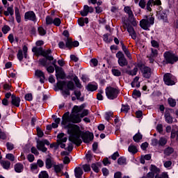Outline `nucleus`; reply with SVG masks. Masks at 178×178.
I'll list each match as a JSON object with an SVG mask.
<instances>
[{
  "label": "nucleus",
  "mask_w": 178,
  "mask_h": 178,
  "mask_svg": "<svg viewBox=\"0 0 178 178\" xmlns=\"http://www.w3.org/2000/svg\"><path fill=\"white\" fill-rule=\"evenodd\" d=\"M138 67H139L142 75L145 79H149L151 77V74H152V69L142 64H138Z\"/></svg>",
  "instance_id": "obj_7"
},
{
  "label": "nucleus",
  "mask_w": 178,
  "mask_h": 178,
  "mask_svg": "<svg viewBox=\"0 0 178 178\" xmlns=\"http://www.w3.org/2000/svg\"><path fill=\"white\" fill-rule=\"evenodd\" d=\"M163 166L165 167L166 168H170V166H172V161H163Z\"/></svg>",
  "instance_id": "obj_63"
},
{
  "label": "nucleus",
  "mask_w": 178,
  "mask_h": 178,
  "mask_svg": "<svg viewBox=\"0 0 178 178\" xmlns=\"http://www.w3.org/2000/svg\"><path fill=\"white\" fill-rule=\"evenodd\" d=\"M149 170L150 172H152V173H154V175H159L161 170H159V168H158V167H156V165H151L150 168H149Z\"/></svg>",
  "instance_id": "obj_27"
},
{
  "label": "nucleus",
  "mask_w": 178,
  "mask_h": 178,
  "mask_svg": "<svg viewBox=\"0 0 178 178\" xmlns=\"http://www.w3.org/2000/svg\"><path fill=\"white\" fill-rule=\"evenodd\" d=\"M72 44H73V41L70 38H67L65 41V47L69 49H72Z\"/></svg>",
  "instance_id": "obj_38"
},
{
  "label": "nucleus",
  "mask_w": 178,
  "mask_h": 178,
  "mask_svg": "<svg viewBox=\"0 0 178 178\" xmlns=\"http://www.w3.org/2000/svg\"><path fill=\"white\" fill-rule=\"evenodd\" d=\"M130 111V106L127 104H122L121 108V112H124V113H127Z\"/></svg>",
  "instance_id": "obj_45"
},
{
  "label": "nucleus",
  "mask_w": 178,
  "mask_h": 178,
  "mask_svg": "<svg viewBox=\"0 0 178 178\" xmlns=\"http://www.w3.org/2000/svg\"><path fill=\"white\" fill-rule=\"evenodd\" d=\"M106 95L108 99H116L119 95V90L113 87H107L105 90Z\"/></svg>",
  "instance_id": "obj_5"
},
{
  "label": "nucleus",
  "mask_w": 178,
  "mask_h": 178,
  "mask_svg": "<svg viewBox=\"0 0 178 178\" xmlns=\"http://www.w3.org/2000/svg\"><path fill=\"white\" fill-rule=\"evenodd\" d=\"M39 151H42V152H46L48 151V149L45 147V145H44V143L41 140L37 141V145H36Z\"/></svg>",
  "instance_id": "obj_18"
},
{
  "label": "nucleus",
  "mask_w": 178,
  "mask_h": 178,
  "mask_svg": "<svg viewBox=\"0 0 178 178\" xmlns=\"http://www.w3.org/2000/svg\"><path fill=\"white\" fill-rule=\"evenodd\" d=\"M133 138L135 143H140V140L143 139V135L140 132H138L134 136Z\"/></svg>",
  "instance_id": "obj_31"
},
{
  "label": "nucleus",
  "mask_w": 178,
  "mask_h": 178,
  "mask_svg": "<svg viewBox=\"0 0 178 178\" xmlns=\"http://www.w3.org/2000/svg\"><path fill=\"white\" fill-rule=\"evenodd\" d=\"M161 0H149L147 3H146V10H147V12H152V7L155 6V5L159 6L161 5Z\"/></svg>",
  "instance_id": "obj_11"
},
{
  "label": "nucleus",
  "mask_w": 178,
  "mask_h": 178,
  "mask_svg": "<svg viewBox=\"0 0 178 178\" xmlns=\"http://www.w3.org/2000/svg\"><path fill=\"white\" fill-rule=\"evenodd\" d=\"M138 5L141 9H145L147 1H145V0H140Z\"/></svg>",
  "instance_id": "obj_50"
},
{
  "label": "nucleus",
  "mask_w": 178,
  "mask_h": 178,
  "mask_svg": "<svg viewBox=\"0 0 178 178\" xmlns=\"http://www.w3.org/2000/svg\"><path fill=\"white\" fill-rule=\"evenodd\" d=\"M133 98L137 99V98H140L141 97V92L137 90H134L132 94Z\"/></svg>",
  "instance_id": "obj_40"
},
{
  "label": "nucleus",
  "mask_w": 178,
  "mask_h": 178,
  "mask_svg": "<svg viewBox=\"0 0 178 178\" xmlns=\"http://www.w3.org/2000/svg\"><path fill=\"white\" fill-rule=\"evenodd\" d=\"M91 168L95 173H98L99 172V168L98 167V164L92 163Z\"/></svg>",
  "instance_id": "obj_58"
},
{
  "label": "nucleus",
  "mask_w": 178,
  "mask_h": 178,
  "mask_svg": "<svg viewBox=\"0 0 178 178\" xmlns=\"http://www.w3.org/2000/svg\"><path fill=\"white\" fill-rule=\"evenodd\" d=\"M163 81L166 86H175V76L170 73L165 74Z\"/></svg>",
  "instance_id": "obj_10"
},
{
  "label": "nucleus",
  "mask_w": 178,
  "mask_h": 178,
  "mask_svg": "<svg viewBox=\"0 0 178 178\" xmlns=\"http://www.w3.org/2000/svg\"><path fill=\"white\" fill-rule=\"evenodd\" d=\"M74 176L76 178H81L83 177V175L84 172L83 171V169L80 167H76L74 168Z\"/></svg>",
  "instance_id": "obj_17"
},
{
  "label": "nucleus",
  "mask_w": 178,
  "mask_h": 178,
  "mask_svg": "<svg viewBox=\"0 0 178 178\" xmlns=\"http://www.w3.org/2000/svg\"><path fill=\"white\" fill-rule=\"evenodd\" d=\"M62 169H63V165L62 164L54 165V170L56 173H60V172H62Z\"/></svg>",
  "instance_id": "obj_39"
},
{
  "label": "nucleus",
  "mask_w": 178,
  "mask_h": 178,
  "mask_svg": "<svg viewBox=\"0 0 178 178\" xmlns=\"http://www.w3.org/2000/svg\"><path fill=\"white\" fill-rule=\"evenodd\" d=\"M6 158L8 161H11V162H15V156L13 154H7Z\"/></svg>",
  "instance_id": "obj_57"
},
{
  "label": "nucleus",
  "mask_w": 178,
  "mask_h": 178,
  "mask_svg": "<svg viewBox=\"0 0 178 178\" xmlns=\"http://www.w3.org/2000/svg\"><path fill=\"white\" fill-rule=\"evenodd\" d=\"M17 57V59H19V60H20V61L23 60V50L22 49H19L18 51Z\"/></svg>",
  "instance_id": "obj_56"
},
{
  "label": "nucleus",
  "mask_w": 178,
  "mask_h": 178,
  "mask_svg": "<svg viewBox=\"0 0 178 178\" xmlns=\"http://www.w3.org/2000/svg\"><path fill=\"white\" fill-rule=\"evenodd\" d=\"M151 51L152 54H150V56L152 58H156V56H158V50L152 48Z\"/></svg>",
  "instance_id": "obj_60"
},
{
  "label": "nucleus",
  "mask_w": 178,
  "mask_h": 178,
  "mask_svg": "<svg viewBox=\"0 0 178 178\" xmlns=\"http://www.w3.org/2000/svg\"><path fill=\"white\" fill-rule=\"evenodd\" d=\"M24 19L27 22V20H30L31 22H35L37 20V17L35 16V13L33 11H28L24 15Z\"/></svg>",
  "instance_id": "obj_12"
},
{
  "label": "nucleus",
  "mask_w": 178,
  "mask_h": 178,
  "mask_svg": "<svg viewBox=\"0 0 178 178\" xmlns=\"http://www.w3.org/2000/svg\"><path fill=\"white\" fill-rule=\"evenodd\" d=\"M74 94L75 97H76V99H78L79 101H84V98L80 97H81V92H80V90L74 91Z\"/></svg>",
  "instance_id": "obj_36"
},
{
  "label": "nucleus",
  "mask_w": 178,
  "mask_h": 178,
  "mask_svg": "<svg viewBox=\"0 0 178 178\" xmlns=\"http://www.w3.org/2000/svg\"><path fill=\"white\" fill-rule=\"evenodd\" d=\"M128 151L131 154H137L138 150H137V147L135 145H131L128 148Z\"/></svg>",
  "instance_id": "obj_37"
},
{
  "label": "nucleus",
  "mask_w": 178,
  "mask_h": 178,
  "mask_svg": "<svg viewBox=\"0 0 178 178\" xmlns=\"http://www.w3.org/2000/svg\"><path fill=\"white\" fill-rule=\"evenodd\" d=\"M53 24L56 27H59V26L62 24V20H60V18L59 17H56L53 19Z\"/></svg>",
  "instance_id": "obj_32"
},
{
  "label": "nucleus",
  "mask_w": 178,
  "mask_h": 178,
  "mask_svg": "<svg viewBox=\"0 0 178 178\" xmlns=\"http://www.w3.org/2000/svg\"><path fill=\"white\" fill-rule=\"evenodd\" d=\"M168 102L170 105V106H171L172 108H175V106H176V100L173 98H168Z\"/></svg>",
  "instance_id": "obj_43"
},
{
  "label": "nucleus",
  "mask_w": 178,
  "mask_h": 178,
  "mask_svg": "<svg viewBox=\"0 0 178 178\" xmlns=\"http://www.w3.org/2000/svg\"><path fill=\"white\" fill-rule=\"evenodd\" d=\"M15 19L17 22V23H20L22 22V17H20V12L19 11V8L17 7L15 8Z\"/></svg>",
  "instance_id": "obj_30"
},
{
  "label": "nucleus",
  "mask_w": 178,
  "mask_h": 178,
  "mask_svg": "<svg viewBox=\"0 0 178 178\" xmlns=\"http://www.w3.org/2000/svg\"><path fill=\"white\" fill-rule=\"evenodd\" d=\"M14 169L17 173H22L24 170V166L20 163H17L14 165Z\"/></svg>",
  "instance_id": "obj_22"
},
{
  "label": "nucleus",
  "mask_w": 178,
  "mask_h": 178,
  "mask_svg": "<svg viewBox=\"0 0 178 178\" xmlns=\"http://www.w3.org/2000/svg\"><path fill=\"white\" fill-rule=\"evenodd\" d=\"M118 165H126V158L124 156L120 157L118 159Z\"/></svg>",
  "instance_id": "obj_49"
},
{
  "label": "nucleus",
  "mask_w": 178,
  "mask_h": 178,
  "mask_svg": "<svg viewBox=\"0 0 178 178\" xmlns=\"http://www.w3.org/2000/svg\"><path fill=\"white\" fill-rule=\"evenodd\" d=\"M170 111H172V109L165 110V114H164V118H165V120L166 123L172 124V123H173V117H172V115H170Z\"/></svg>",
  "instance_id": "obj_15"
},
{
  "label": "nucleus",
  "mask_w": 178,
  "mask_h": 178,
  "mask_svg": "<svg viewBox=\"0 0 178 178\" xmlns=\"http://www.w3.org/2000/svg\"><path fill=\"white\" fill-rule=\"evenodd\" d=\"M35 74L36 77H38V79H40V83H43L45 81V74H44V72L38 70L35 72Z\"/></svg>",
  "instance_id": "obj_16"
},
{
  "label": "nucleus",
  "mask_w": 178,
  "mask_h": 178,
  "mask_svg": "<svg viewBox=\"0 0 178 178\" xmlns=\"http://www.w3.org/2000/svg\"><path fill=\"white\" fill-rule=\"evenodd\" d=\"M39 63H40V65H41L44 67H47V66L48 65L47 64V59H45V58L39 59Z\"/></svg>",
  "instance_id": "obj_55"
},
{
  "label": "nucleus",
  "mask_w": 178,
  "mask_h": 178,
  "mask_svg": "<svg viewBox=\"0 0 178 178\" xmlns=\"http://www.w3.org/2000/svg\"><path fill=\"white\" fill-rule=\"evenodd\" d=\"M7 136L5 132L2 131V129H0V140H6Z\"/></svg>",
  "instance_id": "obj_62"
},
{
  "label": "nucleus",
  "mask_w": 178,
  "mask_h": 178,
  "mask_svg": "<svg viewBox=\"0 0 178 178\" xmlns=\"http://www.w3.org/2000/svg\"><path fill=\"white\" fill-rule=\"evenodd\" d=\"M124 11L129 15V20L131 24L136 27V26H137V22L136 21V19H134V15L133 14L131 8H130V6H125L124 8Z\"/></svg>",
  "instance_id": "obj_9"
},
{
  "label": "nucleus",
  "mask_w": 178,
  "mask_h": 178,
  "mask_svg": "<svg viewBox=\"0 0 178 178\" xmlns=\"http://www.w3.org/2000/svg\"><path fill=\"white\" fill-rule=\"evenodd\" d=\"M56 77L57 80H59V79H60L61 80H63L65 77H66V75L65 74V72L63 71L61 72H58V74H56Z\"/></svg>",
  "instance_id": "obj_44"
},
{
  "label": "nucleus",
  "mask_w": 178,
  "mask_h": 178,
  "mask_svg": "<svg viewBox=\"0 0 178 178\" xmlns=\"http://www.w3.org/2000/svg\"><path fill=\"white\" fill-rule=\"evenodd\" d=\"M74 81L76 84V86L78 88H81V87H83V86H81V83H80V79H79V77L77 76H75L74 78Z\"/></svg>",
  "instance_id": "obj_47"
},
{
  "label": "nucleus",
  "mask_w": 178,
  "mask_h": 178,
  "mask_svg": "<svg viewBox=\"0 0 178 178\" xmlns=\"http://www.w3.org/2000/svg\"><path fill=\"white\" fill-rule=\"evenodd\" d=\"M3 15L6 16H9L10 15L11 16H13L15 15V10H13V5H11L10 6L7 8V10L3 12Z\"/></svg>",
  "instance_id": "obj_25"
},
{
  "label": "nucleus",
  "mask_w": 178,
  "mask_h": 178,
  "mask_svg": "<svg viewBox=\"0 0 178 178\" xmlns=\"http://www.w3.org/2000/svg\"><path fill=\"white\" fill-rule=\"evenodd\" d=\"M111 73L115 76V77H120L122 76V71L120 70L113 68L111 70Z\"/></svg>",
  "instance_id": "obj_28"
},
{
  "label": "nucleus",
  "mask_w": 178,
  "mask_h": 178,
  "mask_svg": "<svg viewBox=\"0 0 178 178\" xmlns=\"http://www.w3.org/2000/svg\"><path fill=\"white\" fill-rule=\"evenodd\" d=\"M81 122V118L80 114H73L67 111L63 114L62 117L61 124L64 126V129L67 130L68 134L70 136V140H72L74 143L81 140L79 138L80 134V127L72 123H80Z\"/></svg>",
  "instance_id": "obj_1"
},
{
  "label": "nucleus",
  "mask_w": 178,
  "mask_h": 178,
  "mask_svg": "<svg viewBox=\"0 0 178 178\" xmlns=\"http://www.w3.org/2000/svg\"><path fill=\"white\" fill-rule=\"evenodd\" d=\"M172 152H175V149H173V147H168L164 149V154L166 156L172 155Z\"/></svg>",
  "instance_id": "obj_29"
},
{
  "label": "nucleus",
  "mask_w": 178,
  "mask_h": 178,
  "mask_svg": "<svg viewBox=\"0 0 178 178\" xmlns=\"http://www.w3.org/2000/svg\"><path fill=\"white\" fill-rule=\"evenodd\" d=\"M67 87L68 90H71V91H73V90H74V83L72 81H70L67 84Z\"/></svg>",
  "instance_id": "obj_53"
},
{
  "label": "nucleus",
  "mask_w": 178,
  "mask_h": 178,
  "mask_svg": "<svg viewBox=\"0 0 178 178\" xmlns=\"http://www.w3.org/2000/svg\"><path fill=\"white\" fill-rule=\"evenodd\" d=\"M138 72V68L137 67H135L133 70L127 71V74H129V76H136Z\"/></svg>",
  "instance_id": "obj_34"
},
{
  "label": "nucleus",
  "mask_w": 178,
  "mask_h": 178,
  "mask_svg": "<svg viewBox=\"0 0 178 178\" xmlns=\"http://www.w3.org/2000/svg\"><path fill=\"white\" fill-rule=\"evenodd\" d=\"M82 140H81V138ZM78 138L81 140V142L78 141H73L72 139H70V136L69 138V140L71 141V143H73V144H75L76 145H77V147H79V145H81V143H90V141H92L94 140V134L90 131H86V132H81V130H79V134L78 136Z\"/></svg>",
  "instance_id": "obj_2"
},
{
  "label": "nucleus",
  "mask_w": 178,
  "mask_h": 178,
  "mask_svg": "<svg viewBox=\"0 0 178 178\" xmlns=\"http://www.w3.org/2000/svg\"><path fill=\"white\" fill-rule=\"evenodd\" d=\"M65 86H66V81H58L57 82V87L59 90H63Z\"/></svg>",
  "instance_id": "obj_33"
},
{
  "label": "nucleus",
  "mask_w": 178,
  "mask_h": 178,
  "mask_svg": "<svg viewBox=\"0 0 178 178\" xmlns=\"http://www.w3.org/2000/svg\"><path fill=\"white\" fill-rule=\"evenodd\" d=\"M155 17L152 15L147 17V19H143L140 22V26L143 30H149L151 26H154Z\"/></svg>",
  "instance_id": "obj_4"
},
{
  "label": "nucleus",
  "mask_w": 178,
  "mask_h": 178,
  "mask_svg": "<svg viewBox=\"0 0 178 178\" xmlns=\"http://www.w3.org/2000/svg\"><path fill=\"white\" fill-rule=\"evenodd\" d=\"M54 23V19L51 17L50 16L46 17V24L47 26H49L50 24H53Z\"/></svg>",
  "instance_id": "obj_51"
},
{
  "label": "nucleus",
  "mask_w": 178,
  "mask_h": 178,
  "mask_svg": "<svg viewBox=\"0 0 178 178\" xmlns=\"http://www.w3.org/2000/svg\"><path fill=\"white\" fill-rule=\"evenodd\" d=\"M1 31L3 33V34H8V33L10 31V26L4 25L1 29Z\"/></svg>",
  "instance_id": "obj_46"
},
{
  "label": "nucleus",
  "mask_w": 178,
  "mask_h": 178,
  "mask_svg": "<svg viewBox=\"0 0 178 178\" xmlns=\"http://www.w3.org/2000/svg\"><path fill=\"white\" fill-rule=\"evenodd\" d=\"M163 56L165 58L166 63H170V65L176 63V62H177L178 60V56L170 51H166L165 53H164Z\"/></svg>",
  "instance_id": "obj_6"
},
{
  "label": "nucleus",
  "mask_w": 178,
  "mask_h": 178,
  "mask_svg": "<svg viewBox=\"0 0 178 178\" xmlns=\"http://www.w3.org/2000/svg\"><path fill=\"white\" fill-rule=\"evenodd\" d=\"M102 94H104V90H100L97 95V99L99 101H102V99H104V96H102Z\"/></svg>",
  "instance_id": "obj_52"
},
{
  "label": "nucleus",
  "mask_w": 178,
  "mask_h": 178,
  "mask_svg": "<svg viewBox=\"0 0 178 178\" xmlns=\"http://www.w3.org/2000/svg\"><path fill=\"white\" fill-rule=\"evenodd\" d=\"M88 91H96L98 89V86L92 84H88L87 86Z\"/></svg>",
  "instance_id": "obj_42"
},
{
  "label": "nucleus",
  "mask_w": 178,
  "mask_h": 178,
  "mask_svg": "<svg viewBox=\"0 0 178 178\" xmlns=\"http://www.w3.org/2000/svg\"><path fill=\"white\" fill-rule=\"evenodd\" d=\"M47 69V71L48 72V73H54V72H55V67L50 65L48 67V65H47V67H45Z\"/></svg>",
  "instance_id": "obj_61"
},
{
  "label": "nucleus",
  "mask_w": 178,
  "mask_h": 178,
  "mask_svg": "<svg viewBox=\"0 0 178 178\" xmlns=\"http://www.w3.org/2000/svg\"><path fill=\"white\" fill-rule=\"evenodd\" d=\"M159 19L163 20V22H168V15H166V11L161 10L158 13Z\"/></svg>",
  "instance_id": "obj_23"
},
{
  "label": "nucleus",
  "mask_w": 178,
  "mask_h": 178,
  "mask_svg": "<svg viewBox=\"0 0 178 178\" xmlns=\"http://www.w3.org/2000/svg\"><path fill=\"white\" fill-rule=\"evenodd\" d=\"M20 97H17L15 95H12L11 96V105L13 106H15V108H19L20 106V102H21Z\"/></svg>",
  "instance_id": "obj_13"
},
{
  "label": "nucleus",
  "mask_w": 178,
  "mask_h": 178,
  "mask_svg": "<svg viewBox=\"0 0 178 178\" xmlns=\"http://www.w3.org/2000/svg\"><path fill=\"white\" fill-rule=\"evenodd\" d=\"M31 170L33 173H38V165L37 163L31 164Z\"/></svg>",
  "instance_id": "obj_35"
},
{
  "label": "nucleus",
  "mask_w": 178,
  "mask_h": 178,
  "mask_svg": "<svg viewBox=\"0 0 178 178\" xmlns=\"http://www.w3.org/2000/svg\"><path fill=\"white\" fill-rule=\"evenodd\" d=\"M116 58H118V65H120L121 67H124V66H127V65H129V61H127V59L124 56L123 52L118 51L116 54Z\"/></svg>",
  "instance_id": "obj_8"
},
{
  "label": "nucleus",
  "mask_w": 178,
  "mask_h": 178,
  "mask_svg": "<svg viewBox=\"0 0 178 178\" xmlns=\"http://www.w3.org/2000/svg\"><path fill=\"white\" fill-rule=\"evenodd\" d=\"M166 143H168V140H166L164 137H161L159 140V145H160L161 147L166 145Z\"/></svg>",
  "instance_id": "obj_41"
},
{
  "label": "nucleus",
  "mask_w": 178,
  "mask_h": 178,
  "mask_svg": "<svg viewBox=\"0 0 178 178\" xmlns=\"http://www.w3.org/2000/svg\"><path fill=\"white\" fill-rule=\"evenodd\" d=\"M84 109V105H81V106H74L72 108V113L75 114V115H80L79 113V112H81Z\"/></svg>",
  "instance_id": "obj_20"
},
{
  "label": "nucleus",
  "mask_w": 178,
  "mask_h": 178,
  "mask_svg": "<svg viewBox=\"0 0 178 178\" xmlns=\"http://www.w3.org/2000/svg\"><path fill=\"white\" fill-rule=\"evenodd\" d=\"M38 31L40 35H45L47 34V31L42 26L38 27Z\"/></svg>",
  "instance_id": "obj_48"
},
{
  "label": "nucleus",
  "mask_w": 178,
  "mask_h": 178,
  "mask_svg": "<svg viewBox=\"0 0 178 178\" xmlns=\"http://www.w3.org/2000/svg\"><path fill=\"white\" fill-rule=\"evenodd\" d=\"M84 172H90L91 170V167L88 164H85L82 166Z\"/></svg>",
  "instance_id": "obj_64"
},
{
  "label": "nucleus",
  "mask_w": 178,
  "mask_h": 178,
  "mask_svg": "<svg viewBox=\"0 0 178 178\" xmlns=\"http://www.w3.org/2000/svg\"><path fill=\"white\" fill-rule=\"evenodd\" d=\"M0 163L2 168H3L6 170H9V169H10V161L8 160H2L0 161Z\"/></svg>",
  "instance_id": "obj_24"
},
{
  "label": "nucleus",
  "mask_w": 178,
  "mask_h": 178,
  "mask_svg": "<svg viewBox=\"0 0 178 178\" xmlns=\"http://www.w3.org/2000/svg\"><path fill=\"white\" fill-rule=\"evenodd\" d=\"M58 144H62V143H66L67 141V137L65 136V134L60 133L57 136Z\"/></svg>",
  "instance_id": "obj_19"
},
{
  "label": "nucleus",
  "mask_w": 178,
  "mask_h": 178,
  "mask_svg": "<svg viewBox=\"0 0 178 178\" xmlns=\"http://www.w3.org/2000/svg\"><path fill=\"white\" fill-rule=\"evenodd\" d=\"M6 147L8 151H12L15 148V145L10 142L6 143Z\"/></svg>",
  "instance_id": "obj_59"
},
{
  "label": "nucleus",
  "mask_w": 178,
  "mask_h": 178,
  "mask_svg": "<svg viewBox=\"0 0 178 178\" xmlns=\"http://www.w3.org/2000/svg\"><path fill=\"white\" fill-rule=\"evenodd\" d=\"M94 12V8L85 5L83 9L81 11V16L86 17L88 16V13H92Z\"/></svg>",
  "instance_id": "obj_14"
},
{
  "label": "nucleus",
  "mask_w": 178,
  "mask_h": 178,
  "mask_svg": "<svg viewBox=\"0 0 178 178\" xmlns=\"http://www.w3.org/2000/svg\"><path fill=\"white\" fill-rule=\"evenodd\" d=\"M32 52L36 56H43L47 59V60H54V56H52V50L48 49L47 50L44 49L41 47H34L32 49Z\"/></svg>",
  "instance_id": "obj_3"
},
{
  "label": "nucleus",
  "mask_w": 178,
  "mask_h": 178,
  "mask_svg": "<svg viewBox=\"0 0 178 178\" xmlns=\"http://www.w3.org/2000/svg\"><path fill=\"white\" fill-rule=\"evenodd\" d=\"M45 165L47 169H51V168H52V165H54V160H52V158H47L45 161Z\"/></svg>",
  "instance_id": "obj_26"
},
{
  "label": "nucleus",
  "mask_w": 178,
  "mask_h": 178,
  "mask_svg": "<svg viewBox=\"0 0 178 178\" xmlns=\"http://www.w3.org/2000/svg\"><path fill=\"white\" fill-rule=\"evenodd\" d=\"M39 178H49V175H48L46 171H42L39 174Z\"/></svg>",
  "instance_id": "obj_54"
},
{
  "label": "nucleus",
  "mask_w": 178,
  "mask_h": 178,
  "mask_svg": "<svg viewBox=\"0 0 178 178\" xmlns=\"http://www.w3.org/2000/svg\"><path fill=\"white\" fill-rule=\"evenodd\" d=\"M127 31L133 40H136L137 34L136 33V31H134V28H133V26H128Z\"/></svg>",
  "instance_id": "obj_21"
}]
</instances>
